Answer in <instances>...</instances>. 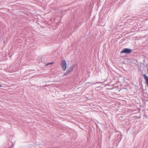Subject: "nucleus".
<instances>
[{"label": "nucleus", "mask_w": 148, "mask_h": 148, "mask_svg": "<svg viewBox=\"0 0 148 148\" xmlns=\"http://www.w3.org/2000/svg\"><path fill=\"white\" fill-rule=\"evenodd\" d=\"M61 62L60 65L62 70L64 71L66 70V64L65 61L64 60H62Z\"/></svg>", "instance_id": "nucleus-1"}, {"label": "nucleus", "mask_w": 148, "mask_h": 148, "mask_svg": "<svg viewBox=\"0 0 148 148\" xmlns=\"http://www.w3.org/2000/svg\"><path fill=\"white\" fill-rule=\"evenodd\" d=\"M132 52V51L131 49L128 48H125L121 51V53H124L128 54L131 53Z\"/></svg>", "instance_id": "nucleus-2"}, {"label": "nucleus", "mask_w": 148, "mask_h": 148, "mask_svg": "<svg viewBox=\"0 0 148 148\" xmlns=\"http://www.w3.org/2000/svg\"><path fill=\"white\" fill-rule=\"evenodd\" d=\"M143 77L147 84V87L148 88V77L145 75H144Z\"/></svg>", "instance_id": "nucleus-3"}, {"label": "nucleus", "mask_w": 148, "mask_h": 148, "mask_svg": "<svg viewBox=\"0 0 148 148\" xmlns=\"http://www.w3.org/2000/svg\"><path fill=\"white\" fill-rule=\"evenodd\" d=\"M53 62H51V63H49L47 64V65H49V64H53Z\"/></svg>", "instance_id": "nucleus-4"}, {"label": "nucleus", "mask_w": 148, "mask_h": 148, "mask_svg": "<svg viewBox=\"0 0 148 148\" xmlns=\"http://www.w3.org/2000/svg\"><path fill=\"white\" fill-rule=\"evenodd\" d=\"M1 86L0 85V87H1Z\"/></svg>", "instance_id": "nucleus-5"}]
</instances>
